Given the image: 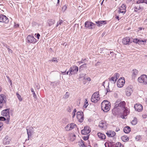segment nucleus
I'll return each instance as SVG.
<instances>
[{
    "instance_id": "1",
    "label": "nucleus",
    "mask_w": 147,
    "mask_h": 147,
    "mask_svg": "<svg viewBox=\"0 0 147 147\" xmlns=\"http://www.w3.org/2000/svg\"><path fill=\"white\" fill-rule=\"evenodd\" d=\"M101 107L103 111L107 112L110 109L111 104L107 100H104L101 104Z\"/></svg>"
},
{
    "instance_id": "2",
    "label": "nucleus",
    "mask_w": 147,
    "mask_h": 147,
    "mask_svg": "<svg viewBox=\"0 0 147 147\" xmlns=\"http://www.w3.org/2000/svg\"><path fill=\"white\" fill-rule=\"evenodd\" d=\"M78 70V67L76 66L73 65L69 68L70 73L69 74V76L75 75L77 73Z\"/></svg>"
},
{
    "instance_id": "3",
    "label": "nucleus",
    "mask_w": 147,
    "mask_h": 147,
    "mask_svg": "<svg viewBox=\"0 0 147 147\" xmlns=\"http://www.w3.org/2000/svg\"><path fill=\"white\" fill-rule=\"evenodd\" d=\"M138 81L140 83H143L144 84H147V76L146 75H142L138 79Z\"/></svg>"
},
{
    "instance_id": "4",
    "label": "nucleus",
    "mask_w": 147,
    "mask_h": 147,
    "mask_svg": "<svg viewBox=\"0 0 147 147\" xmlns=\"http://www.w3.org/2000/svg\"><path fill=\"white\" fill-rule=\"evenodd\" d=\"M96 24L91 22L87 21L85 23V27L86 29H92L95 28Z\"/></svg>"
},
{
    "instance_id": "5",
    "label": "nucleus",
    "mask_w": 147,
    "mask_h": 147,
    "mask_svg": "<svg viewBox=\"0 0 147 147\" xmlns=\"http://www.w3.org/2000/svg\"><path fill=\"white\" fill-rule=\"evenodd\" d=\"M84 113L82 111H78L77 113V118L80 123H82L84 120Z\"/></svg>"
},
{
    "instance_id": "6",
    "label": "nucleus",
    "mask_w": 147,
    "mask_h": 147,
    "mask_svg": "<svg viewBox=\"0 0 147 147\" xmlns=\"http://www.w3.org/2000/svg\"><path fill=\"white\" fill-rule=\"evenodd\" d=\"M125 80L124 77H121L117 82V86L119 88H121L125 83Z\"/></svg>"
},
{
    "instance_id": "7",
    "label": "nucleus",
    "mask_w": 147,
    "mask_h": 147,
    "mask_svg": "<svg viewBox=\"0 0 147 147\" xmlns=\"http://www.w3.org/2000/svg\"><path fill=\"white\" fill-rule=\"evenodd\" d=\"M9 22L8 18L5 16L0 14V22L7 24Z\"/></svg>"
},
{
    "instance_id": "8",
    "label": "nucleus",
    "mask_w": 147,
    "mask_h": 147,
    "mask_svg": "<svg viewBox=\"0 0 147 147\" xmlns=\"http://www.w3.org/2000/svg\"><path fill=\"white\" fill-rule=\"evenodd\" d=\"M27 42L28 43H35L36 42V39L34 37L31 35H28L26 38Z\"/></svg>"
},
{
    "instance_id": "9",
    "label": "nucleus",
    "mask_w": 147,
    "mask_h": 147,
    "mask_svg": "<svg viewBox=\"0 0 147 147\" xmlns=\"http://www.w3.org/2000/svg\"><path fill=\"white\" fill-rule=\"evenodd\" d=\"M89 127L88 126L84 127L83 129L81 131V133L83 135H87L90 132V129Z\"/></svg>"
},
{
    "instance_id": "10",
    "label": "nucleus",
    "mask_w": 147,
    "mask_h": 147,
    "mask_svg": "<svg viewBox=\"0 0 147 147\" xmlns=\"http://www.w3.org/2000/svg\"><path fill=\"white\" fill-rule=\"evenodd\" d=\"M132 41L130 40V38L129 37H126L123 39L122 42L124 45H128L131 43Z\"/></svg>"
},
{
    "instance_id": "11",
    "label": "nucleus",
    "mask_w": 147,
    "mask_h": 147,
    "mask_svg": "<svg viewBox=\"0 0 147 147\" xmlns=\"http://www.w3.org/2000/svg\"><path fill=\"white\" fill-rule=\"evenodd\" d=\"M5 96L4 94H1L0 97V109L3 106V103H6V101L5 100Z\"/></svg>"
},
{
    "instance_id": "12",
    "label": "nucleus",
    "mask_w": 147,
    "mask_h": 147,
    "mask_svg": "<svg viewBox=\"0 0 147 147\" xmlns=\"http://www.w3.org/2000/svg\"><path fill=\"white\" fill-rule=\"evenodd\" d=\"M123 112L121 115V117L123 119H125V117L127 116V115L129 114V111L128 110L127 107L124 108L123 109Z\"/></svg>"
},
{
    "instance_id": "13",
    "label": "nucleus",
    "mask_w": 147,
    "mask_h": 147,
    "mask_svg": "<svg viewBox=\"0 0 147 147\" xmlns=\"http://www.w3.org/2000/svg\"><path fill=\"white\" fill-rule=\"evenodd\" d=\"M116 104L115 105V107L117 108L118 107H120L123 109L124 108H125V107L126 103L125 101H121L120 103H118V102H116L115 103Z\"/></svg>"
},
{
    "instance_id": "14",
    "label": "nucleus",
    "mask_w": 147,
    "mask_h": 147,
    "mask_svg": "<svg viewBox=\"0 0 147 147\" xmlns=\"http://www.w3.org/2000/svg\"><path fill=\"white\" fill-rule=\"evenodd\" d=\"M134 108L136 111L140 112L141 111L143 110L142 106L140 104H136L134 105Z\"/></svg>"
},
{
    "instance_id": "15",
    "label": "nucleus",
    "mask_w": 147,
    "mask_h": 147,
    "mask_svg": "<svg viewBox=\"0 0 147 147\" xmlns=\"http://www.w3.org/2000/svg\"><path fill=\"white\" fill-rule=\"evenodd\" d=\"M98 126L102 129H105L107 127V125L105 122L103 121L102 120L99 123Z\"/></svg>"
},
{
    "instance_id": "16",
    "label": "nucleus",
    "mask_w": 147,
    "mask_h": 147,
    "mask_svg": "<svg viewBox=\"0 0 147 147\" xmlns=\"http://www.w3.org/2000/svg\"><path fill=\"white\" fill-rule=\"evenodd\" d=\"M126 11V6L125 5L123 4L121 7L119 8V10L118 12L119 13H121L124 14L125 13Z\"/></svg>"
},
{
    "instance_id": "17",
    "label": "nucleus",
    "mask_w": 147,
    "mask_h": 147,
    "mask_svg": "<svg viewBox=\"0 0 147 147\" xmlns=\"http://www.w3.org/2000/svg\"><path fill=\"white\" fill-rule=\"evenodd\" d=\"M9 109H6L4 110H3L1 113V115L3 116L7 117L9 116Z\"/></svg>"
},
{
    "instance_id": "18",
    "label": "nucleus",
    "mask_w": 147,
    "mask_h": 147,
    "mask_svg": "<svg viewBox=\"0 0 147 147\" xmlns=\"http://www.w3.org/2000/svg\"><path fill=\"white\" fill-rule=\"evenodd\" d=\"M138 71L136 69H133L131 71V76L132 79H134L136 77L138 73Z\"/></svg>"
},
{
    "instance_id": "19",
    "label": "nucleus",
    "mask_w": 147,
    "mask_h": 147,
    "mask_svg": "<svg viewBox=\"0 0 147 147\" xmlns=\"http://www.w3.org/2000/svg\"><path fill=\"white\" fill-rule=\"evenodd\" d=\"M8 136H6L3 139V144L5 145L9 144L10 143V140L8 139Z\"/></svg>"
},
{
    "instance_id": "20",
    "label": "nucleus",
    "mask_w": 147,
    "mask_h": 147,
    "mask_svg": "<svg viewBox=\"0 0 147 147\" xmlns=\"http://www.w3.org/2000/svg\"><path fill=\"white\" fill-rule=\"evenodd\" d=\"M99 99L100 98L99 96H94L93 97V96H92L91 100L92 102L96 103L97 102Z\"/></svg>"
},
{
    "instance_id": "21",
    "label": "nucleus",
    "mask_w": 147,
    "mask_h": 147,
    "mask_svg": "<svg viewBox=\"0 0 147 147\" xmlns=\"http://www.w3.org/2000/svg\"><path fill=\"white\" fill-rule=\"evenodd\" d=\"M132 92V89L131 88L128 87L126 88V95L127 96H130Z\"/></svg>"
},
{
    "instance_id": "22",
    "label": "nucleus",
    "mask_w": 147,
    "mask_h": 147,
    "mask_svg": "<svg viewBox=\"0 0 147 147\" xmlns=\"http://www.w3.org/2000/svg\"><path fill=\"white\" fill-rule=\"evenodd\" d=\"M97 24L98 26H100L102 24H107V21L106 20L100 21L95 22Z\"/></svg>"
},
{
    "instance_id": "23",
    "label": "nucleus",
    "mask_w": 147,
    "mask_h": 147,
    "mask_svg": "<svg viewBox=\"0 0 147 147\" xmlns=\"http://www.w3.org/2000/svg\"><path fill=\"white\" fill-rule=\"evenodd\" d=\"M97 135L99 138L101 139L104 140L106 138L105 135L103 134L98 132V133Z\"/></svg>"
},
{
    "instance_id": "24",
    "label": "nucleus",
    "mask_w": 147,
    "mask_h": 147,
    "mask_svg": "<svg viewBox=\"0 0 147 147\" xmlns=\"http://www.w3.org/2000/svg\"><path fill=\"white\" fill-rule=\"evenodd\" d=\"M123 131L125 133H129L131 131V128L128 126H126L123 129Z\"/></svg>"
},
{
    "instance_id": "25",
    "label": "nucleus",
    "mask_w": 147,
    "mask_h": 147,
    "mask_svg": "<svg viewBox=\"0 0 147 147\" xmlns=\"http://www.w3.org/2000/svg\"><path fill=\"white\" fill-rule=\"evenodd\" d=\"M27 133L28 135V140H29V138L30 137L32 136L33 131L32 129H27Z\"/></svg>"
},
{
    "instance_id": "26",
    "label": "nucleus",
    "mask_w": 147,
    "mask_h": 147,
    "mask_svg": "<svg viewBox=\"0 0 147 147\" xmlns=\"http://www.w3.org/2000/svg\"><path fill=\"white\" fill-rule=\"evenodd\" d=\"M55 21L54 20H53L52 19H51L49 20L48 21L47 23L48 24V26H50L54 24L55 23Z\"/></svg>"
},
{
    "instance_id": "27",
    "label": "nucleus",
    "mask_w": 147,
    "mask_h": 147,
    "mask_svg": "<svg viewBox=\"0 0 147 147\" xmlns=\"http://www.w3.org/2000/svg\"><path fill=\"white\" fill-rule=\"evenodd\" d=\"M70 140L71 141H74L76 138V136L74 134H71L70 136Z\"/></svg>"
},
{
    "instance_id": "28",
    "label": "nucleus",
    "mask_w": 147,
    "mask_h": 147,
    "mask_svg": "<svg viewBox=\"0 0 147 147\" xmlns=\"http://www.w3.org/2000/svg\"><path fill=\"white\" fill-rule=\"evenodd\" d=\"M121 139L124 142L128 141L129 140V137L126 136H123L121 137Z\"/></svg>"
},
{
    "instance_id": "29",
    "label": "nucleus",
    "mask_w": 147,
    "mask_h": 147,
    "mask_svg": "<svg viewBox=\"0 0 147 147\" xmlns=\"http://www.w3.org/2000/svg\"><path fill=\"white\" fill-rule=\"evenodd\" d=\"M86 65H87L86 63H84V64L81 65L79 67V71H81L84 68H87Z\"/></svg>"
},
{
    "instance_id": "30",
    "label": "nucleus",
    "mask_w": 147,
    "mask_h": 147,
    "mask_svg": "<svg viewBox=\"0 0 147 147\" xmlns=\"http://www.w3.org/2000/svg\"><path fill=\"white\" fill-rule=\"evenodd\" d=\"M78 145L80 147H86L84 144V142L82 140H81L79 142Z\"/></svg>"
},
{
    "instance_id": "31",
    "label": "nucleus",
    "mask_w": 147,
    "mask_h": 147,
    "mask_svg": "<svg viewBox=\"0 0 147 147\" xmlns=\"http://www.w3.org/2000/svg\"><path fill=\"white\" fill-rule=\"evenodd\" d=\"M69 130H70L75 127H77L76 125L73 123H71L69 124Z\"/></svg>"
},
{
    "instance_id": "32",
    "label": "nucleus",
    "mask_w": 147,
    "mask_h": 147,
    "mask_svg": "<svg viewBox=\"0 0 147 147\" xmlns=\"http://www.w3.org/2000/svg\"><path fill=\"white\" fill-rule=\"evenodd\" d=\"M119 74L118 73H115L114 75L113 76V77L115 79V82H114V83H115L116 82L117 80L119 78Z\"/></svg>"
},
{
    "instance_id": "33",
    "label": "nucleus",
    "mask_w": 147,
    "mask_h": 147,
    "mask_svg": "<svg viewBox=\"0 0 147 147\" xmlns=\"http://www.w3.org/2000/svg\"><path fill=\"white\" fill-rule=\"evenodd\" d=\"M134 11L135 12H137L140 9L142 8L140 5L137 6H135L134 7Z\"/></svg>"
},
{
    "instance_id": "34",
    "label": "nucleus",
    "mask_w": 147,
    "mask_h": 147,
    "mask_svg": "<svg viewBox=\"0 0 147 147\" xmlns=\"http://www.w3.org/2000/svg\"><path fill=\"white\" fill-rule=\"evenodd\" d=\"M137 119L136 118H134V119L132 120L131 122V124L133 125H135L137 123Z\"/></svg>"
},
{
    "instance_id": "35",
    "label": "nucleus",
    "mask_w": 147,
    "mask_h": 147,
    "mask_svg": "<svg viewBox=\"0 0 147 147\" xmlns=\"http://www.w3.org/2000/svg\"><path fill=\"white\" fill-rule=\"evenodd\" d=\"M88 102L87 100V99H85V104L83 106V107L84 108H86L87 107V106L88 105Z\"/></svg>"
},
{
    "instance_id": "36",
    "label": "nucleus",
    "mask_w": 147,
    "mask_h": 147,
    "mask_svg": "<svg viewBox=\"0 0 147 147\" xmlns=\"http://www.w3.org/2000/svg\"><path fill=\"white\" fill-rule=\"evenodd\" d=\"M116 147H123V146L119 142H117L116 144Z\"/></svg>"
},
{
    "instance_id": "37",
    "label": "nucleus",
    "mask_w": 147,
    "mask_h": 147,
    "mask_svg": "<svg viewBox=\"0 0 147 147\" xmlns=\"http://www.w3.org/2000/svg\"><path fill=\"white\" fill-rule=\"evenodd\" d=\"M63 21L61 20H59L58 22L57 23V24L56 26L57 27L59 25H61L63 22Z\"/></svg>"
},
{
    "instance_id": "38",
    "label": "nucleus",
    "mask_w": 147,
    "mask_h": 147,
    "mask_svg": "<svg viewBox=\"0 0 147 147\" xmlns=\"http://www.w3.org/2000/svg\"><path fill=\"white\" fill-rule=\"evenodd\" d=\"M133 42L134 43L139 44V39L134 38L133 40Z\"/></svg>"
},
{
    "instance_id": "39",
    "label": "nucleus",
    "mask_w": 147,
    "mask_h": 147,
    "mask_svg": "<svg viewBox=\"0 0 147 147\" xmlns=\"http://www.w3.org/2000/svg\"><path fill=\"white\" fill-rule=\"evenodd\" d=\"M31 92L32 93V94H33V96L34 98L35 99H36L37 96L36 95V94H35V93L34 90V89L33 88H31Z\"/></svg>"
},
{
    "instance_id": "40",
    "label": "nucleus",
    "mask_w": 147,
    "mask_h": 147,
    "mask_svg": "<svg viewBox=\"0 0 147 147\" xmlns=\"http://www.w3.org/2000/svg\"><path fill=\"white\" fill-rule=\"evenodd\" d=\"M90 134L86 136H84L83 137V139L84 140H88L89 138Z\"/></svg>"
},
{
    "instance_id": "41",
    "label": "nucleus",
    "mask_w": 147,
    "mask_h": 147,
    "mask_svg": "<svg viewBox=\"0 0 147 147\" xmlns=\"http://www.w3.org/2000/svg\"><path fill=\"white\" fill-rule=\"evenodd\" d=\"M16 95L19 101H22V99L21 97V96L18 93H16Z\"/></svg>"
},
{
    "instance_id": "42",
    "label": "nucleus",
    "mask_w": 147,
    "mask_h": 147,
    "mask_svg": "<svg viewBox=\"0 0 147 147\" xmlns=\"http://www.w3.org/2000/svg\"><path fill=\"white\" fill-rule=\"evenodd\" d=\"M86 59H82L81 61H78V63H79L80 64L82 63H84L86 62Z\"/></svg>"
},
{
    "instance_id": "43",
    "label": "nucleus",
    "mask_w": 147,
    "mask_h": 147,
    "mask_svg": "<svg viewBox=\"0 0 147 147\" xmlns=\"http://www.w3.org/2000/svg\"><path fill=\"white\" fill-rule=\"evenodd\" d=\"M109 81H110L112 82H115V79L114 78V77L113 76L111 78H109Z\"/></svg>"
},
{
    "instance_id": "44",
    "label": "nucleus",
    "mask_w": 147,
    "mask_h": 147,
    "mask_svg": "<svg viewBox=\"0 0 147 147\" xmlns=\"http://www.w3.org/2000/svg\"><path fill=\"white\" fill-rule=\"evenodd\" d=\"M111 134V130L107 131V132L106 133L107 135L109 137H112Z\"/></svg>"
},
{
    "instance_id": "45",
    "label": "nucleus",
    "mask_w": 147,
    "mask_h": 147,
    "mask_svg": "<svg viewBox=\"0 0 147 147\" xmlns=\"http://www.w3.org/2000/svg\"><path fill=\"white\" fill-rule=\"evenodd\" d=\"M99 92L98 91L96 92H94L92 95L94 97V96H99Z\"/></svg>"
},
{
    "instance_id": "46",
    "label": "nucleus",
    "mask_w": 147,
    "mask_h": 147,
    "mask_svg": "<svg viewBox=\"0 0 147 147\" xmlns=\"http://www.w3.org/2000/svg\"><path fill=\"white\" fill-rule=\"evenodd\" d=\"M144 0H138L136 2V3L137 4H140V3H144Z\"/></svg>"
},
{
    "instance_id": "47",
    "label": "nucleus",
    "mask_w": 147,
    "mask_h": 147,
    "mask_svg": "<svg viewBox=\"0 0 147 147\" xmlns=\"http://www.w3.org/2000/svg\"><path fill=\"white\" fill-rule=\"evenodd\" d=\"M141 136H137L135 137V139L137 141H138L141 139Z\"/></svg>"
},
{
    "instance_id": "48",
    "label": "nucleus",
    "mask_w": 147,
    "mask_h": 147,
    "mask_svg": "<svg viewBox=\"0 0 147 147\" xmlns=\"http://www.w3.org/2000/svg\"><path fill=\"white\" fill-rule=\"evenodd\" d=\"M76 112V109H74V110L72 113V118H74L75 115V113Z\"/></svg>"
},
{
    "instance_id": "49",
    "label": "nucleus",
    "mask_w": 147,
    "mask_h": 147,
    "mask_svg": "<svg viewBox=\"0 0 147 147\" xmlns=\"http://www.w3.org/2000/svg\"><path fill=\"white\" fill-rule=\"evenodd\" d=\"M110 147H116V144H115L113 142H110Z\"/></svg>"
},
{
    "instance_id": "50",
    "label": "nucleus",
    "mask_w": 147,
    "mask_h": 147,
    "mask_svg": "<svg viewBox=\"0 0 147 147\" xmlns=\"http://www.w3.org/2000/svg\"><path fill=\"white\" fill-rule=\"evenodd\" d=\"M6 120V119L5 117L3 116L0 117V121H5Z\"/></svg>"
},
{
    "instance_id": "51",
    "label": "nucleus",
    "mask_w": 147,
    "mask_h": 147,
    "mask_svg": "<svg viewBox=\"0 0 147 147\" xmlns=\"http://www.w3.org/2000/svg\"><path fill=\"white\" fill-rule=\"evenodd\" d=\"M67 8V7L66 5H64L62 8V10L63 12H64L66 10Z\"/></svg>"
},
{
    "instance_id": "52",
    "label": "nucleus",
    "mask_w": 147,
    "mask_h": 147,
    "mask_svg": "<svg viewBox=\"0 0 147 147\" xmlns=\"http://www.w3.org/2000/svg\"><path fill=\"white\" fill-rule=\"evenodd\" d=\"M10 116L9 115V116L8 117H7V119H6V122L7 123V124H8L9 123V120H10Z\"/></svg>"
},
{
    "instance_id": "53",
    "label": "nucleus",
    "mask_w": 147,
    "mask_h": 147,
    "mask_svg": "<svg viewBox=\"0 0 147 147\" xmlns=\"http://www.w3.org/2000/svg\"><path fill=\"white\" fill-rule=\"evenodd\" d=\"M52 61L53 62H55L56 63L58 62V61L57 60V58L55 57L53 58V59L52 60Z\"/></svg>"
},
{
    "instance_id": "54",
    "label": "nucleus",
    "mask_w": 147,
    "mask_h": 147,
    "mask_svg": "<svg viewBox=\"0 0 147 147\" xmlns=\"http://www.w3.org/2000/svg\"><path fill=\"white\" fill-rule=\"evenodd\" d=\"M105 147H110V142L109 143L106 142L105 144Z\"/></svg>"
},
{
    "instance_id": "55",
    "label": "nucleus",
    "mask_w": 147,
    "mask_h": 147,
    "mask_svg": "<svg viewBox=\"0 0 147 147\" xmlns=\"http://www.w3.org/2000/svg\"><path fill=\"white\" fill-rule=\"evenodd\" d=\"M51 85L52 86L55 87L56 86V85L55 83V82H51Z\"/></svg>"
},
{
    "instance_id": "56",
    "label": "nucleus",
    "mask_w": 147,
    "mask_h": 147,
    "mask_svg": "<svg viewBox=\"0 0 147 147\" xmlns=\"http://www.w3.org/2000/svg\"><path fill=\"white\" fill-rule=\"evenodd\" d=\"M111 137H114L116 134L115 132L114 131H111Z\"/></svg>"
},
{
    "instance_id": "57",
    "label": "nucleus",
    "mask_w": 147,
    "mask_h": 147,
    "mask_svg": "<svg viewBox=\"0 0 147 147\" xmlns=\"http://www.w3.org/2000/svg\"><path fill=\"white\" fill-rule=\"evenodd\" d=\"M68 92H66V94L64 95V97L65 98H67L69 97V95L68 94Z\"/></svg>"
},
{
    "instance_id": "58",
    "label": "nucleus",
    "mask_w": 147,
    "mask_h": 147,
    "mask_svg": "<svg viewBox=\"0 0 147 147\" xmlns=\"http://www.w3.org/2000/svg\"><path fill=\"white\" fill-rule=\"evenodd\" d=\"M36 35V37L37 38L39 39L40 38V35L39 33L35 34V36Z\"/></svg>"
},
{
    "instance_id": "59",
    "label": "nucleus",
    "mask_w": 147,
    "mask_h": 147,
    "mask_svg": "<svg viewBox=\"0 0 147 147\" xmlns=\"http://www.w3.org/2000/svg\"><path fill=\"white\" fill-rule=\"evenodd\" d=\"M69 124L67 125L65 127V129L67 131H69V129H68V128L69 127Z\"/></svg>"
},
{
    "instance_id": "60",
    "label": "nucleus",
    "mask_w": 147,
    "mask_h": 147,
    "mask_svg": "<svg viewBox=\"0 0 147 147\" xmlns=\"http://www.w3.org/2000/svg\"><path fill=\"white\" fill-rule=\"evenodd\" d=\"M14 27L15 28H17L19 27V25L18 24H16L15 22L14 23Z\"/></svg>"
},
{
    "instance_id": "61",
    "label": "nucleus",
    "mask_w": 147,
    "mask_h": 147,
    "mask_svg": "<svg viewBox=\"0 0 147 147\" xmlns=\"http://www.w3.org/2000/svg\"><path fill=\"white\" fill-rule=\"evenodd\" d=\"M142 117L144 118H146L147 117V115L146 114H143L142 115Z\"/></svg>"
},
{
    "instance_id": "62",
    "label": "nucleus",
    "mask_w": 147,
    "mask_h": 147,
    "mask_svg": "<svg viewBox=\"0 0 147 147\" xmlns=\"http://www.w3.org/2000/svg\"><path fill=\"white\" fill-rule=\"evenodd\" d=\"M67 111H68L69 112H70L71 111V109L69 107H68L67 108Z\"/></svg>"
},
{
    "instance_id": "63",
    "label": "nucleus",
    "mask_w": 147,
    "mask_h": 147,
    "mask_svg": "<svg viewBox=\"0 0 147 147\" xmlns=\"http://www.w3.org/2000/svg\"><path fill=\"white\" fill-rule=\"evenodd\" d=\"M108 88H107V89H106V90H107V93H106V94H107V93L108 92H110V89H109V86H108Z\"/></svg>"
},
{
    "instance_id": "64",
    "label": "nucleus",
    "mask_w": 147,
    "mask_h": 147,
    "mask_svg": "<svg viewBox=\"0 0 147 147\" xmlns=\"http://www.w3.org/2000/svg\"><path fill=\"white\" fill-rule=\"evenodd\" d=\"M144 42L143 40L139 39V44H142V42Z\"/></svg>"
}]
</instances>
